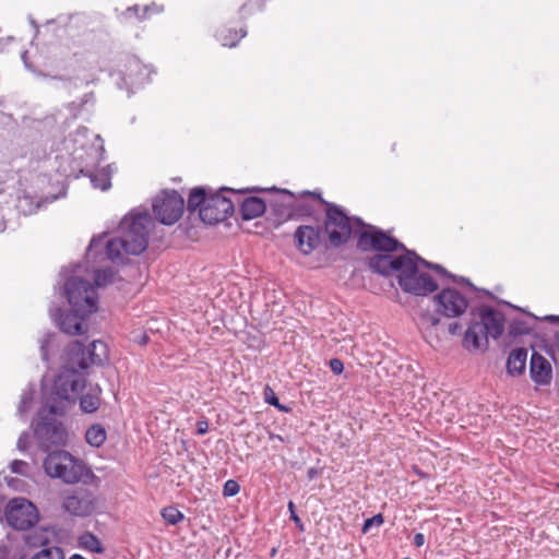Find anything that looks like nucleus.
<instances>
[{
    "label": "nucleus",
    "mask_w": 559,
    "mask_h": 559,
    "mask_svg": "<svg viewBox=\"0 0 559 559\" xmlns=\"http://www.w3.org/2000/svg\"><path fill=\"white\" fill-rule=\"evenodd\" d=\"M357 248L362 252H377L368 260L369 269L386 277L396 274L397 283L405 293L428 296L439 288L438 283L427 272L421 271L420 266L476 289L468 278L453 275L442 265L425 260L376 226L366 224L358 233Z\"/></svg>",
    "instance_id": "f257e3e1"
},
{
    "label": "nucleus",
    "mask_w": 559,
    "mask_h": 559,
    "mask_svg": "<svg viewBox=\"0 0 559 559\" xmlns=\"http://www.w3.org/2000/svg\"><path fill=\"white\" fill-rule=\"evenodd\" d=\"M266 203L259 197H248L240 205V214L243 221H250L264 214Z\"/></svg>",
    "instance_id": "5701e85b"
},
{
    "label": "nucleus",
    "mask_w": 559,
    "mask_h": 559,
    "mask_svg": "<svg viewBox=\"0 0 559 559\" xmlns=\"http://www.w3.org/2000/svg\"><path fill=\"white\" fill-rule=\"evenodd\" d=\"M80 175L87 177L94 189L105 191V168L99 165H85L79 169Z\"/></svg>",
    "instance_id": "b1692460"
},
{
    "label": "nucleus",
    "mask_w": 559,
    "mask_h": 559,
    "mask_svg": "<svg viewBox=\"0 0 559 559\" xmlns=\"http://www.w3.org/2000/svg\"><path fill=\"white\" fill-rule=\"evenodd\" d=\"M56 199H57V197H52V198H50V199H49V202H52V201H55Z\"/></svg>",
    "instance_id": "774afa93"
},
{
    "label": "nucleus",
    "mask_w": 559,
    "mask_h": 559,
    "mask_svg": "<svg viewBox=\"0 0 559 559\" xmlns=\"http://www.w3.org/2000/svg\"><path fill=\"white\" fill-rule=\"evenodd\" d=\"M21 58H22L25 67L31 70V66L28 64V61H27V51H23Z\"/></svg>",
    "instance_id": "4d7b16f0"
},
{
    "label": "nucleus",
    "mask_w": 559,
    "mask_h": 559,
    "mask_svg": "<svg viewBox=\"0 0 559 559\" xmlns=\"http://www.w3.org/2000/svg\"><path fill=\"white\" fill-rule=\"evenodd\" d=\"M413 543L416 547H421L425 544V535L423 533H416Z\"/></svg>",
    "instance_id": "8fccbe9b"
},
{
    "label": "nucleus",
    "mask_w": 559,
    "mask_h": 559,
    "mask_svg": "<svg viewBox=\"0 0 559 559\" xmlns=\"http://www.w3.org/2000/svg\"><path fill=\"white\" fill-rule=\"evenodd\" d=\"M62 508L72 515L86 516L94 510V504L87 491L79 490L63 499Z\"/></svg>",
    "instance_id": "aec40b11"
},
{
    "label": "nucleus",
    "mask_w": 559,
    "mask_h": 559,
    "mask_svg": "<svg viewBox=\"0 0 559 559\" xmlns=\"http://www.w3.org/2000/svg\"><path fill=\"white\" fill-rule=\"evenodd\" d=\"M85 440L92 447H100L105 442V428L100 424L91 426L86 430Z\"/></svg>",
    "instance_id": "c756f323"
},
{
    "label": "nucleus",
    "mask_w": 559,
    "mask_h": 559,
    "mask_svg": "<svg viewBox=\"0 0 559 559\" xmlns=\"http://www.w3.org/2000/svg\"><path fill=\"white\" fill-rule=\"evenodd\" d=\"M38 519L36 507L25 498H14L7 504L5 521L15 530H28L38 522Z\"/></svg>",
    "instance_id": "f8f14e48"
},
{
    "label": "nucleus",
    "mask_w": 559,
    "mask_h": 559,
    "mask_svg": "<svg viewBox=\"0 0 559 559\" xmlns=\"http://www.w3.org/2000/svg\"><path fill=\"white\" fill-rule=\"evenodd\" d=\"M100 400L98 396L86 393L80 397V407L85 413H93L98 409Z\"/></svg>",
    "instance_id": "72a5a7b5"
},
{
    "label": "nucleus",
    "mask_w": 559,
    "mask_h": 559,
    "mask_svg": "<svg viewBox=\"0 0 559 559\" xmlns=\"http://www.w3.org/2000/svg\"><path fill=\"white\" fill-rule=\"evenodd\" d=\"M294 207H295L294 209L295 210V219L299 218V217L311 216L314 211L313 206H311L310 204H308L306 202L296 200L295 197H294Z\"/></svg>",
    "instance_id": "4c0bfd02"
},
{
    "label": "nucleus",
    "mask_w": 559,
    "mask_h": 559,
    "mask_svg": "<svg viewBox=\"0 0 559 559\" xmlns=\"http://www.w3.org/2000/svg\"><path fill=\"white\" fill-rule=\"evenodd\" d=\"M240 490L239 484L234 479H228L223 487V495L225 497H234Z\"/></svg>",
    "instance_id": "79ce46f5"
},
{
    "label": "nucleus",
    "mask_w": 559,
    "mask_h": 559,
    "mask_svg": "<svg viewBox=\"0 0 559 559\" xmlns=\"http://www.w3.org/2000/svg\"><path fill=\"white\" fill-rule=\"evenodd\" d=\"M43 467L51 478H59L66 484H91L93 472L80 460L67 451H53L45 457Z\"/></svg>",
    "instance_id": "423d86ee"
},
{
    "label": "nucleus",
    "mask_w": 559,
    "mask_h": 559,
    "mask_svg": "<svg viewBox=\"0 0 559 559\" xmlns=\"http://www.w3.org/2000/svg\"><path fill=\"white\" fill-rule=\"evenodd\" d=\"M433 300L438 312L447 318L460 317L468 307L466 297L454 288H443Z\"/></svg>",
    "instance_id": "4468645a"
},
{
    "label": "nucleus",
    "mask_w": 559,
    "mask_h": 559,
    "mask_svg": "<svg viewBox=\"0 0 559 559\" xmlns=\"http://www.w3.org/2000/svg\"><path fill=\"white\" fill-rule=\"evenodd\" d=\"M263 399H264L265 403L276 407L280 412L288 413L290 411V408L288 406H285L280 403V400H278L276 393L270 385H265V388L263 390Z\"/></svg>",
    "instance_id": "473e14b6"
},
{
    "label": "nucleus",
    "mask_w": 559,
    "mask_h": 559,
    "mask_svg": "<svg viewBox=\"0 0 559 559\" xmlns=\"http://www.w3.org/2000/svg\"><path fill=\"white\" fill-rule=\"evenodd\" d=\"M480 321L472 322L463 338V346L467 350H477L487 347L488 336L498 340L504 331V316L490 306L478 308Z\"/></svg>",
    "instance_id": "39448f33"
},
{
    "label": "nucleus",
    "mask_w": 559,
    "mask_h": 559,
    "mask_svg": "<svg viewBox=\"0 0 559 559\" xmlns=\"http://www.w3.org/2000/svg\"><path fill=\"white\" fill-rule=\"evenodd\" d=\"M461 329H462V325L460 323L453 322V323L449 324L448 331L450 334L455 335L461 331Z\"/></svg>",
    "instance_id": "3c124183"
},
{
    "label": "nucleus",
    "mask_w": 559,
    "mask_h": 559,
    "mask_svg": "<svg viewBox=\"0 0 559 559\" xmlns=\"http://www.w3.org/2000/svg\"><path fill=\"white\" fill-rule=\"evenodd\" d=\"M502 302H503L504 305L509 306V307H512V308L516 309V310H521L519 307H514V306H512L510 302H507V301H502Z\"/></svg>",
    "instance_id": "680f3d73"
},
{
    "label": "nucleus",
    "mask_w": 559,
    "mask_h": 559,
    "mask_svg": "<svg viewBox=\"0 0 559 559\" xmlns=\"http://www.w3.org/2000/svg\"><path fill=\"white\" fill-rule=\"evenodd\" d=\"M50 316L57 323L59 329L69 335H82L86 332V319L90 314L79 313V311L70 310L62 312L61 309H50Z\"/></svg>",
    "instance_id": "2eb2a0df"
},
{
    "label": "nucleus",
    "mask_w": 559,
    "mask_h": 559,
    "mask_svg": "<svg viewBox=\"0 0 559 559\" xmlns=\"http://www.w3.org/2000/svg\"><path fill=\"white\" fill-rule=\"evenodd\" d=\"M275 554H276V548H273L271 551V556H275Z\"/></svg>",
    "instance_id": "338daca9"
},
{
    "label": "nucleus",
    "mask_w": 559,
    "mask_h": 559,
    "mask_svg": "<svg viewBox=\"0 0 559 559\" xmlns=\"http://www.w3.org/2000/svg\"><path fill=\"white\" fill-rule=\"evenodd\" d=\"M36 389L35 385L29 383L24 390L21 395V401L17 407V415L21 418H24L27 412L31 409L33 405V401L35 397Z\"/></svg>",
    "instance_id": "cd10ccee"
},
{
    "label": "nucleus",
    "mask_w": 559,
    "mask_h": 559,
    "mask_svg": "<svg viewBox=\"0 0 559 559\" xmlns=\"http://www.w3.org/2000/svg\"><path fill=\"white\" fill-rule=\"evenodd\" d=\"M147 341H148V336L143 335L141 338V344H146Z\"/></svg>",
    "instance_id": "052dcab7"
},
{
    "label": "nucleus",
    "mask_w": 559,
    "mask_h": 559,
    "mask_svg": "<svg viewBox=\"0 0 559 559\" xmlns=\"http://www.w3.org/2000/svg\"><path fill=\"white\" fill-rule=\"evenodd\" d=\"M325 206V216L323 219V231L326 237L325 248H341L346 245L352 235L358 238V233L365 228V222L357 216H348L344 209L335 203L325 201L320 193L305 191Z\"/></svg>",
    "instance_id": "20e7f679"
},
{
    "label": "nucleus",
    "mask_w": 559,
    "mask_h": 559,
    "mask_svg": "<svg viewBox=\"0 0 559 559\" xmlns=\"http://www.w3.org/2000/svg\"><path fill=\"white\" fill-rule=\"evenodd\" d=\"M106 278H107V287L109 285H112L116 282L120 283L119 288H123L124 286H127L129 284L128 282L123 281L121 277H119L118 274H117V271H115L110 266H107Z\"/></svg>",
    "instance_id": "37998d69"
},
{
    "label": "nucleus",
    "mask_w": 559,
    "mask_h": 559,
    "mask_svg": "<svg viewBox=\"0 0 559 559\" xmlns=\"http://www.w3.org/2000/svg\"><path fill=\"white\" fill-rule=\"evenodd\" d=\"M16 207L24 215L33 214L40 207V202L34 204V200L29 195H23L19 198Z\"/></svg>",
    "instance_id": "f704fd0d"
},
{
    "label": "nucleus",
    "mask_w": 559,
    "mask_h": 559,
    "mask_svg": "<svg viewBox=\"0 0 559 559\" xmlns=\"http://www.w3.org/2000/svg\"><path fill=\"white\" fill-rule=\"evenodd\" d=\"M155 223L144 206L132 209L118 225L119 236L107 240V260L116 265H127L130 257H138L148 247Z\"/></svg>",
    "instance_id": "7ed1b4c3"
},
{
    "label": "nucleus",
    "mask_w": 559,
    "mask_h": 559,
    "mask_svg": "<svg viewBox=\"0 0 559 559\" xmlns=\"http://www.w3.org/2000/svg\"><path fill=\"white\" fill-rule=\"evenodd\" d=\"M162 516L170 525H176L185 519L183 513L175 507L164 508Z\"/></svg>",
    "instance_id": "c9c22d12"
},
{
    "label": "nucleus",
    "mask_w": 559,
    "mask_h": 559,
    "mask_svg": "<svg viewBox=\"0 0 559 559\" xmlns=\"http://www.w3.org/2000/svg\"><path fill=\"white\" fill-rule=\"evenodd\" d=\"M80 269L81 265H74L63 284V295L72 310L91 316L98 309V294L95 285L79 275Z\"/></svg>",
    "instance_id": "6e6552de"
},
{
    "label": "nucleus",
    "mask_w": 559,
    "mask_h": 559,
    "mask_svg": "<svg viewBox=\"0 0 559 559\" xmlns=\"http://www.w3.org/2000/svg\"><path fill=\"white\" fill-rule=\"evenodd\" d=\"M63 414H50L43 402L38 412V421L34 428V436L39 445L47 450L50 445L61 444L66 441V429L60 421L52 416H62Z\"/></svg>",
    "instance_id": "9d476101"
},
{
    "label": "nucleus",
    "mask_w": 559,
    "mask_h": 559,
    "mask_svg": "<svg viewBox=\"0 0 559 559\" xmlns=\"http://www.w3.org/2000/svg\"><path fill=\"white\" fill-rule=\"evenodd\" d=\"M275 438L281 440V441H283V438L281 436H278V435H276V436L272 435L271 436V439H275Z\"/></svg>",
    "instance_id": "e2e57ef3"
},
{
    "label": "nucleus",
    "mask_w": 559,
    "mask_h": 559,
    "mask_svg": "<svg viewBox=\"0 0 559 559\" xmlns=\"http://www.w3.org/2000/svg\"><path fill=\"white\" fill-rule=\"evenodd\" d=\"M162 11V8H159L155 3H151L144 7H140L138 4H134L132 7H129L124 12L123 15L126 17H132L135 16L138 21H144L148 19L152 14H156Z\"/></svg>",
    "instance_id": "a878e982"
},
{
    "label": "nucleus",
    "mask_w": 559,
    "mask_h": 559,
    "mask_svg": "<svg viewBox=\"0 0 559 559\" xmlns=\"http://www.w3.org/2000/svg\"><path fill=\"white\" fill-rule=\"evenodd\" d=\"M530 376L538 385H548L552 380L550 362L539 353L533 352L530 362Z\"/></svg>",
    "instance_id": "412c9836"
},
{
    "label": "nucleus",
    "mask_w": 559,
    "mask_h": 559,
    "mask_svg": "<svg viewBox=\"0 0 559 559\" xmlns=\"http://www.w3.org/2000/svg\"><path fill=\"white\" fill-rule=\"evenodd\" d=\"M440 314L431 312L430 310H424L419 313V326L421 329L435 328L440 323Z\"/></svg>",
    "instance_id": "2f4dec72"
},
{
    "label": "nucleus",
    "mask_w": 559,
    "mask_h": 559,
    "mask_svg": "<svg viewBox=\"0 0 559 559\" xmlns=\"http://www.w3.org/2000/svg\"><path fill=\"white\" fill-rule=\"evenodd\" d=\"M247 35L246 29L241 28L239 32L234 29L223 28L216 33L217 40L224 47H235L238 41Z\"/></svg>",
    "instance_id": "bb28decb"
},
{
    "label": "nucleus",
    "mask_w": 559,
    "mask_h": 559,
    "mask_svg": "<svg viewBox=\"0 0 559 559\" xmlns=\"http://www.w3.org/2000/svg\"><path fill=\"white\" fill-rule=\"evenodd\" d=\"M79 545L80 547L95 551V552H102V546L99 540L91 533H84L79 537Z\"/></svg>",
    "instance_id": "7c9ffc66"
},
{
    "label": "nucleus",
    "mask_w": 559,
    "mask_h": 559,
    "mask_svg": "<svg viewBox=\"0 0 559 559\" xmlns=\"http://www.w3.org/2000/svg\"><path fill=\"white\" fill-rule=\"evenodd\" d=\"M209 430V424L205 420H200L197 423V432L198 435H205Z\"/></svg>",
    "instance_id": "de8ad7c7"
},
{
    "label": "nucleus",
    "mask_w": 559,
    "mask_h": 559,
    "mask_svg": "<svg viewBox=\"0 0 559 559\" xmlns=\"http://www.w3.org/2000/svg\"><path fill=\"white\" fill-rule=\"evenodd\" d=\"M413 469H414V473H415L418 477H420V478H427V477H428V475H427L425 472H423L420 468H418V467L414 466V468H413Z\"/></svg>",
    "instance_id": "5fc2aeb1"
},
{
    "label": "nucleus",
    "mask_w": 559,
    "mask_h": 559,
    "mask_svg": "<svg viewBox=\"0 0 559 559\" xmlns=\"http://www.w3.org/2000/svg\"><path fill=\"white\" fill-rule=\"evenodd\" d=\"M384 522V518L381 513H378L367 520H365L362 525V532L367 533L372 526H381Z\"/></svg>",
    "instance_id": "a19ab883"
},
{
    "label": "nucleus",
    "mask_w": 559,
    "mask_h": 559,
    "mask_svg": "<svg viewBox=\"0 0 559 559\" xmlns=\"http://www.w3.org/2000/svg\"><path fill=\"white\" fill-rule=\"evenodd\" d=\"M29 433L27 431H24L20 435L19 439H17V443H16V448L21 451V452H25L28 448V443H29Z\"/></svg>",
    "instance_id": "a18cd8bd"
},
{
    "label": "nucleus",
    "mask_w": 559,
    "mask_h": 559,
    "mask_svg": "<svg viewBox=\"0 0 559 559\" xmlns=\"http://www.w3.org/2000/svg\"><path fill=\"white\" fill-rule=\"evenodd\" d=\"M111 63L109 78L118 90H126L128 96L150 80L151 69L135 56L123 55Z\"/></svg>",
    "instance_id": "0eeeda50"
},
{
    "label": "nucleus",
    "mask_w": 559,
    "mask_h": 559,
    "mask_svg": "<svg viewBox=\"0 0 559 559\" xmlns=\"http://www.w3.org/2000/svg\"><path fill=\"white\" fill-rule=\"evenodd\" d=\"M329 367H330L331 371L335 374H340L344 370V365H343L342 360L338 358L331 359L329 361Z\"/></svg>",
    "instance_id": "49530a36"
},
{
    "label": "nucleus",
    "mask_w": 559,
    "mask_h": 559,
    "mask_svg": "<svg viewBox=\"0 0 559 559\" xmlns=\"http://www.w3.org/2000/svg\"><path fill=\"white\" fill-rule=\"evenodd\" d=\"M287 508L290 513V515H289L290 520L299 527L300 531H304V524H302L300 518L296 513L295 503L293 501H289L287 504Z\"/></svg>",
    "instance_id": "c03bdc74"
},
{
    "label": "nucleus",
    "mask_w": 559,
    "mask_h": 559,
    "mask_svg": "<svg viewBox=\"0 0 559 559\" xmlns=\"http://www.w3.org/2000/svg\"><path fill=\"white\" fill-rule=\"evenodd\" d=\"M84 267L93 274L96 286L105 284V231L92 238L86 249Z\"/></svg>",
    "instance_id": "ddd939ff"
},
{
    "label": "nucleus",
    "mask_w": 559,
    "mask_h": 559,
    "mask_svg": "<svg viewBox=\"0 0 559 559\" xmlns=\"http://www.w3.org/2000/svg\"><path fill=\"white\" fill-rule=\"evenodd\" d=\"M70 559H85L84 557H82L81 555L79 554H74L70 557Z\"/></svg>",
    "instance_id": "13d9d810"
},
{
    "label": "nucleus",
    "mask_w": 559,
    "mask_h": 559,
    "mask_svg": "<svg viewBox=\"0 0 559 559\" xmlns=\"http://www.w3.org/2000/svg\"><path fill=\"white\" fill-rule=\"evenodd\" d=\"M318 474H319L318 469L309 468L307 472V477L309 480H312L313 478H316L318 476Z\"/></svg>",
    "instance_id": "864d4df0"
},
{
    "label": "nucleus",
    "mask_w": 559,
    "mask_h": 559,
    "mask_svg": "<svg viewBox=\"0 0 559 559\" xmlns=\"http://www.w3.org/2000/svg\"><path fill=\"white\" fill-rule=\"evenodd\" d=\"M555 340H556L557 344L559 345V331H558V332H556V334H555Z\"/></svg>",
    "instance_id": "0e129e2a"
},
{
    "label": "nucleus",
    "mask_w": 559,
    "mask_h": 559,
    "mask_svg": "<svg viewBox=\"0 0 559 559\" xmlns=\"http://www.w3.org/2000/svg\"><path fill=\"white\" fill-rule=\"evenodd\" d=\"M29 21L35 31L38 32V25L36 24V22L33 19H31Z\"/></svg>",
    "instance_id": "bf43d9fd"
},
{
    "label": "nucleus",
    "mask_w": 559,
    "mask_h": 559,
    "mask_svg": "<svg viewBox=\"0 0 559 559\" xmlns=\"http://www.w3.org/2000/svg\"><path fill=\"white\" fill-rule=\"evenodd\" d=\"M527 349L518 347L510 352L507 359V372L512 377L521 376L526 368Z\"/></svg>",
    "instance_id": "4be33fe9"
},
{
    "label": "nucleus",
    "mask_w": 559,
    "mask_h": 559,
    "mask_svg": "<svg viewBox=\"0 0 559 559\" xmlns=\"http://www.w3.org/2000/svg\"><path fill=\"white\" fill-rule=\"evenodd\" d=\"M185 200L176 190H163L152 203L155 218L164 225H174L182 216Z\"/></svg>",
    "instance_id": "9b49d317"
},
{
    "label": "nucleus",
    "mask_w": 559,
    "mask_h": 559,
    "mask_svg": "<svg viewBox=\"0 0 559 559\" xmlns=\"http://www.w3.org/2000/svg\"><path fill=\"white\" fill-rule=\"evenodd\" d=\"M266 189L260 187L247 188L243 190L235 191L234 189L222 187L218 191L211 188L207 195L205 205L200 211V218L209 225L225 221L234 213V202L224 195V192L247 193V192H263Z\"/></svg>",
    "instance_id": "1a4fd4ad"
},
{
    "label": "nucleus",
    "mask_w": 559,
    "mask_h": 559,
    "mask_svg": "<svg viewBox=\"0 0 559 559\" xmlns=\"http://www.w3.org/2000/svg\"><path fill=\"white\" fill-rule=\"evenodd\" d=\"M32 559H64V557L62 549L55 546L41 549Z\"/></svg>",
    "instance_id": "e433bc0d"
},
{
    "label": "nucleus",
    "mask_w": 559,
    "mask_h": 559,
    "mask_svg": "<svg viewBox=\"0 0 559 559\" xmlns=\"http://www.w3.org/2000/svg\"><path fill=\"white\" fill-rule=\"evenodd\" d=\"M96 343L92 341L86 347L80 341L71 342L63 353L64 365L56 377L52 386L48 390L43 388V402L48 413L66 414L68 408L80 396L85 386V379L82 373L91 365H98L102 359L95 354Z\"/></svg>",
    "instance_id": "f03ea898"
},
{
    "label": "nucleus",
    "mask_w": 559,
    "mask_h": 559,
    "mask_svg": "<svg viewBox=\"0 0 559 559\" xmlns=\"http://www.w3.org/2000/svg\"><path fill=\"white\" fill-rule=\"evenodd\" d=\"M55 337V334L51 332H47L44 334L43 338L40 340V355L43 360L48 361V346L52 338Z\"/></svg>",
    "instance_id": "ea45409f"
},
{
    "label": "nucleus",
    "mask_w": 559,
    "mask_h": 559,
    "mask_svg": "<svg viewBox=\"0 0 559 559\" xmlns=\"http://www.w3.org/2000/svg\"><path fill=\"white\" fill-rule=\"evenodd\" d=\"M211 192L210 187H195L193 188L188 197L187 201V210L190 213L195 211H201V209L205 205L207 195Z\"/></svg>",
    "instance_id": "393cba45"
},
{
    "label": "nucleus",
    "mask_w": 559,
    "mask_h": 559,
    "mask_svg": "<svg viewBox=\"0 0 559 559\" xmlns=\"http://www.w3.org/2000/svg\"><path fill=\"white\" fill-rule=\"evenodd\" d=\"M544 320L550 321V322H559V316H554V314L546 316V317H544Z\"/></svg>",
    "instance_id": "6e6d98bb"
},
{
    "label": "nucleus",
    "mask_w": 559,
    "mask_h": 559,
    "mask_svg": "<svg viewBox=\"0 0 559 559\" xmlns=\"http://www.w3.org/2000/svg\"><path fill=\"white\" fill-rule=\"evenodd\" d=\"M10 469L14 474H19V475H22V476H28L29 475V471H31V466L25 461L14 460L10 464Z\"/></svg>",
    "instance_id": "58836bf2"
},
{
    "label": "nucleus",
    "mask_w": 559,
    "mask_h": 559,
    "mask_svg": "<svg viewBox=\"0 0 559 559\" xmlns=\"http://www.w3.org/2000/svg\"><path fill=\"white\" fill-rule=\"evenodd\" d=\"M533 322L525 319H514L509 324V335L512 337L527 335L533 332Z\"/></svg>",
    "instance_id": "c85d7f7f"
},
{
    "label": "nucleus",
    "mask_w": 559,
    "mask_h": 559,
    "mask_svg": "<svg viewBox=\"0 0 559 559\" xmlns=\"http://www.w3.org/2000/svg\"><path fill=\"white\" fill-rule=\"evenodd\" d=\"M116 170H117V167L115 166V164L107 165V190H109L111 188L110 176Z\"/></svg>",
    "instance_id": "09e8293b"
},
{
    "label": "nucleus",
    "mask_w": 559,
    "mask_h": 559,
    "mask_svg": "<svg viewBox=\"0 0 559 559\" xmlns=\"http://www.w3.org/2000/svg\"><path fill=\"white\" fill-rule=\"evenodd\" d=\"M9 556V549L5 545H0V559H7Z\"/></svg>",
    "instance_id": "603ef678"
},
{
    "label": "nucleus",
    "mask_w": 559,
    "mask_h": 559,
    "mask_svg": "<svg viewBox=\"0 0 559 559\" xmlns=\"http://www.w3.org/2000/svg\"><path fill=\"white\" fill-rule=\"evenodd\" d=\"M530 317H531V320H532V321H536V320H538V318H537L536 316L532 314V313H530Z\"/></svg>",
    "instance_id": "69168bd1"
},
{
    "label": "nucleus",
    "mask_w": 559,
    "mask_h": 559,
    "mask_svg": "<svg viewBox=\"0 0 559 559\" xmlns=\"http://www.w3.org/2000/svg\"><path fill=\"white\" fill-rule=\"evenodd\" d=\"M85 133L86 129H82L78 130L74 136L71 134L62 143L66 154H60L56 156V158L70 160V169H61V173L66 176L74 175L76 167L72 166V163H75L78 159H82L85 154Z\"/></svg>",
    "instance_id": "a211bd4d"
},
{
    "label": "nucleus",
    "mask_w": 559,
    "mask_h": 559,
    "mask_svg": "<svg viewBox=\"0 0 559 559\" xmlns=\"http://www.w3.org/2000/svg\"><path fill=\"white\" fill-rule=\"evenodd\" d=\"M298 250L308 255L326 242L323 228L320 226L301 225L294 234Z\"/></svg>",
    "instance_id": "dca6fc26"
},
{
    "label": "nucleus",
    "mask_w": 559,
    "mask_h": 559,
    "mask_svg": "<svg viewBox=\"0 0 559 559\" xmlns=\"http://www.w3.org/2000/svg\"><path fill=\"white\" fill-rule=\"evenodd\" d=\"M82 104L76 105L74 102L67 106L68 114L59 110L56 114L45 117L40 122V130H49L50 133H61L68 120L75 119Z\"/></svg>",
    "instance_id": "6ab92c4d"
},
{
    "label": "nucleus",
    "mask_w": 559,
    "mask_h": 559,
    "mask_svg": "<svg viewBox=\"0 0 559 559\" xmlns=\"http://www.w3.org/2000/svg\"><path fill=\"white\" fill-rule=\"evenodd\" d=\"M272 190L277 192V195L270 200V213L274 217V223L281 225L288 219H295L294 194L286 189Z\"/></svg>",
    "instance_id": "f3484780"
}]
</instances>
